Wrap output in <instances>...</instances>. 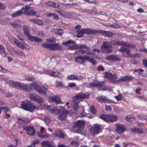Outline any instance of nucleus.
<instances>
[{
    "label": "nucleus",
    "instance_id": "1",
    "mask_svg": "<svg viewBox=\"0 0 147 147\" xmlns=\"http://www.w3.org/2000/svg\"><path fill=\"white\" fill-rule=\"evenodd\" d=\"M18 88L27 91H29L31 89H34L39 94L44 95L46 94V91L48 89V86H41L35 82L31 83L30 86H27L26 85L19 83Z\"/></svg>",
    "mask_w": 147,
    "mask_h": 147
},
{
    "label": "nucleus",
    "instance_id": "2",
    "mask_svg": "<svg viewBox=\"0 0 147 147\" xmlns=\"http://www.w3.org/2000/svg\"><path fill=\"white\" fill-rule=\"evenodd\" d=\"M90 95V94L88 92L84 93L81 92L74 97L72 100V107L74 110L77 111L79 107V103L83 99L88 98Z\"/></svg>",
    "mask_w": 147,
    "mask_h": 147
},
{
    "label": "nucleus",
    "instance_id": "3",
    "mask_svg": "<svg viewBox=\"0 0 147 147\" xmlns=\"http://www.w3.org/2000/svg\"><path fill=\"white\" fill-rule=\"evenodd\" d=\"M104 77L105 78H108L109 80L111 81V82L113 83H116L117 82H127L132 80L134 78V77L131 76H123L121 78L117 80V75L108 72H105V73Z\"/></svg>",
    "mask_w": 147,
    "mask_h": 147
},
{
    "label": "nucleus",
    "instance_id": "4",
    "mask_svg": "<svg viewBox=\"0 0 147 147\" xmlns=\"http://www.w3.org/2000/svg\"><path fill=\"white\" fill-rule=\"evenodd\" d=\"M29 121L30 120L28 118H26L24 120L19 119L18 121V123L21 125V126L23 128V129L26 131L28 134L30 136H33L35 134L34 127L25 125H27Z\"/></svg>",
    "mask_w": 147,
    "mask_h": 147
},
{
    "label": "nucleus",
    "instance_id": "5",
    "mask_svg": "<svg viewBox=\"0 0 147 147\" xmlns=\"http://www.w3.org/2000/svg\"><path fill=\"white\" fill-rule=\"evenodd\" d=\"M75 62L81 65H84L86 61L90 62L94 65L96 64V61L94 59L93 57H90L87 55H78L75 58Z\"/></svg>",
    "mask_w": 147,
    "mask_h": 147
},
{
    "label": "nucleus",
    "instance_id": "6",
    "mask_svg": "<svg viewBox=\"0 0 147 147\" xmlns=\"http://www.w3.org/2000/svg\"><path fill=\"white\" fill-rule=\"evenodd\" d=\"M74 49H80V50L79 52L82 54L86 53L88 55H93L94 54L90 50L88 47L84 44L81 45L76 44L74 45Z\"/></svg>",
    "mask_w": 147,
    "mask_h": 147
},
{
    "label": "nucleus",
    "instance_id": "7",
    "mask_svg": "<svg viewBox=\"0 0 147 147\" xmlns=\"http://www.w3.org/2000/svg\"><path fill=\"white\" fill-rule=\"evenodd\" d=\"M21 105L22 108L24 109L31 112L32 111L35 109H38V108L28 100L24 101L22 103Z\"/></svg>",
    "mask_w": 147,
    "mask_h": 147
},
{
    "label": "nucleus",
    "instance_id": "8",
    "mask_svg": "<svg viewBox=\"0 0 147 147\" xmlns=\"http://www.w3.org/2000/svg\"><path fill=\"white\" fill-rule=\"evenodd\" d=\"M99 117L105 121L107 122H114L117 120V117L113 115H100Z\"/></svg>",
    "mask_w": 147,
    "mask_h": 147
},
{
    "label": "nucleus",
    "instance_id": "9",
    "mask_svg": "<svg viewBox=\"0 0 147 147\" xmlns=\"http://www.w3.org/2000/svg\"><path fill=\"white\" fill-rule=\"evenodd\" d=\"M24 34L28 37L29 40L38 42L42 41V40L40 38H37L30 35V29L28 26H25L24 27Z\"/></svg>",
    "mask_w": 147,
    "mask_h": 147
},
{
    "label": "nucleus",
    "instance_id": "10",
    "mask_svg": "<svg viewBox=\"0 0 147 147\" xmlns=\"http://www.w3.org/2000/svg\"><path fill=\"white\" fill-rule=\"evenodd\" d=\"M68 113V111L65 110L63 107H60L59 109H58V112L57 114L59 115L58 119L59 120H65Z\"/></svg>",
    "mask_w": 147,
    "mask_h": 147
},
{
    "label": "nucleus",
    "instance_id": "11",
    "mask_svg": "<svg viewBox=\"0 0 147 147\" xmlns=\"http://www.w3.org/2000/svg\"><path fill=\"white\" fill-rule=\"evenodd\" d=\"M102 51L107 54L111 53L112 51V47L109 42H104L101 47Z\"/></svg>",
    "mask_w": 147,
    "mask_h": 147
},
{
    "label": "nucleus",
    "instance_id": "12",
    "mask_svg": "<svg viewBox=\"0 0 147 147\" xmlns=\"http://www.w3.org/2000/svg\"><path fill=\"white\" fill-rule=\"evenodd\" d=\"M85 123L84 121L80 120L74 123L73 129L77 131H81L84 128Z\"/></svg>",
    "mask_w": 147,
    "mask_h": 147
},
{
    "label": "nucleus",
    "instance_id": "13",
    "mask_svg": "<svg viewBox=\"0 0 147 147\" xmlns=\"http://www.w3.org/2000/svg\"><path fill=\"white\" fill-rule=\"evenodd\" d=\"M100 127L99 125L96 124L94 125L90 129L91 134L93 136L98 134L100 132Z\"/></svg>",
    "mask_w": 147,
    "mask_h": 147
},
{
    "label": "nucleus",
    "instance_id": "14",
    "mask_svg": "<svg viewBox=\"0 0 147 147\" xmlns=\"http://www.w3.org/2000/svg\"><path fill=\"white\" fill-rule=\"evenodd\" d=\"M29 97L31 100L38 102L41 103L44 102L43 98L37 94L34 93L30 94L29 95Z\"/></svg>",
    "mask_w": 147,
    "mask_h": 147
},
{
    "label": "nucleus",
    "instance_id": "15",
    "mask_svg": "<svg viewBox=\"0 0 147 147\" xmlns=\"http://www.w3.org/2000/svg\"><path fill=\"white\" fill-rule=\"evenodd\" d=\"M58 13L61 16L67 18H71L73 16V13L69 12H66L61 9H59L56 10Z\"/></svg>",
    "mask_w": 147,
    "mask_h": 147
},
{
    "label": "nucleus",
    "instance_id": "16",
    "mask_svg": "<svg viewBox=\"0 0 147 147\" xmlns=\"http://www.w3.org/2000/svg\"><path fill=\"white\" fill-rule=\"evenodd\" d=\"M42 146L43 147H55V144L52 141L49 140H44L41 143Z\"/></svg>",
    "mask_w": 147,
    "mask_h": 147
},
{
    "label": "nucleus",
    "instance_id": "17",
    "mask_svg": "<svg viewBox=\"0 0 147 147\" xmlns=\"http://www.w3.org/2000/svg\"><path fill=\"white\" fill-rule=\"evenodd\" d=\"M120 51H122L123 55L124 56L128 57L131 56V54L129 52V49L127 48L124 47H122L119 49Z\"/></svg>",
    "mask_w": 147,
    "mask_h": 147
},
{
    "label": "nucleus",
    "instance_id": "18",
    "mask_svg": "<svg viewBox=\"0 0 147 147\" xmlns=\"http://www.w3.org/2000/svg\"><path fill=\"white\" fill-rule=\"evenodd\" d=\"M62 47L59 44L57 43L50 44L49 49L51 50H57L61 49Z\"/></svg>",
    "mask_w": 147,
    "mask_h": 147
},
{
    "label": "nucleus",
    "instance_id": "19",
    "mask_svg": "<svg viewBox=\"0 0 147 147\" xmlns=\"http://www.w3.org/2000/svg\"><path fill=\"white\" fill-rule=\"evenodd\" d=\"M116 131L119 134L123 133L125 130L124 125L117 124L116 125Z\"/></svg>",
    "mask_w": 147,
    "mask_h": 147
},
{
    "label": "nucleus",
    "instance_id": "20",
    "mask_svg": "<svg viewBox=\"0 0 147 147\" xmlns=\"http://www.w3.org/2000/svg\"><path fill=\"white\" fill-rule=\"evenodd\" d=\"M59 107L57 108L54 107L53 105H50L47 107V109L51 113L54 114H57L58 112V109H59Z\"/></svg>",
    "mask_w": 147,
    "mask_h": 147
},
{
    "label": "nucleus",
    "instance_id": "21",
    "mask_svg": "<svg viewBox=\"0 0 147 147\" xmlns=\"http://www.w3.org/2000/svg\"><path fill=\"white\" fill-rule=\"evenodd\" d=\"M107 59L112 61H118L120 60L118 56L115 55H108L107 56Z\"/></svg>",
    "mask_w": 147,
    "mask_h": 147
},
{
    "label": "nucleus",
    "instance_id": "22",
    "mask_svg": "<svg viewBox=\"0 0 147 147\" xmlns=\"http://www.w3.org/2000/svg\"><path fill=\"white\" fill-rule=\"evenodd\" d=\"M49 99L57 104L59 103L61 101L60 98L57 96H51L49 98Z\"/></svg>",
    "mask_w": 147,
    "mask_h": 147
},
{
    "label": "nucleus",
    "instance_id": "23",
    "mask_svg": "<svg viewBox=\"0 0 147 147\" xmlns=\"http://www.w3.org/2000/svg\"><path fill=\"white\" fill-rule=\"evenodd\" d=\"M46 5L48 7H51L56 8H58L59 7V5L58 4L56 3L51 1H49L46 3Z\"/></svg>",
    "mask_w": 147,
    "mask_h": 147
},
{
    "label": "nucleus",
    "instance_id": "24",
    "mask_svg": "<svg viewBox=\"0 0 147 147\" xmlns=\"http://www.w3.org/2000/svg\"><path fill=\"white\" fill-rule=\"evenodd\" d=\"M55 137H59L60 138H63L65 137V135L61 130L57 131L54 134Z\"/></svg>",
    "mask_w": 147,
    "mask_h": 147
},
{
    "label": "nucleus",
    "instance_id": "25",
    "mask_svg": "<svg viewBox=\"0 0 147 147\" xmlns=\"http://www.w3.org/2000/svg\"><path fill=\"white\" fill-rule=\"evenodd\" d=\"M14 42L15 44L16 45L18 46L22 49H24V42H19L16 38H15L14 39Z\"/></svg>",
    "mask_w": 147,
    "mask_h": 147
},
{
    "label": "nucleus",
    "instance_id": "26",
    "mask_svg": "<svg viewBox=\"0 0 147 147\" xmlns=\"http://www.w3.org/2000/svg\"><path fill=\"white\" fill-rule=\"evenodd\" d=\"M84 34H95L96 31L95 30H91L88 28H84L82 29Z\"/></svg>",
    "mask_w": 147,
    "mask_h": 147
},
{
    "label": "nucleus",
    "instance_id": "27",
    "mask_svg": "<svg viewBox=\"0 0 147 147\" xmlns=\"http://www.w3.org/2000/svg\"><path fill=\"white\" fill-rule=\"evenodd\" d=\"M51 76L54 77H58L59 78H62L63 76V75L61 73L57 71H52Z\"/></svg>",
    "mask_w": 147,
    "mask_h": 147
},
{
    "label": "nucleus",
    "instance_id": "28",
    "mask_svg": "<svg viewBox=\"0 0 147 147\" xmlns=\"http://www.w3.org/2000/svg\"><path fill=\"white\" fill-rule=\"evenodd\" d=\"M47 16L49 17H53V19L55 20H57L59 19V17L57 14L55 13H47Z\"/></svg>",
    "mask_w": 147,
    "mask_h": 147
},
{
    "label": "nucleus",
    "instance_id": "29",
    "mask_svg": "<svg viewBox=\"0 0 147 147\" xmlns=\"http://www.w3.org/2000/svg\"><path fill=\"white\" fill-rule=\"evenodd\" d=\"M90 86L93 87H100L102 86L101 83L98 82H91L90 84Z\"/></svg>",
    "mask_w": 147,
    "mask_h": 147
},
{
    "label": "nucleus",
    "instance_id": "30",
    "mask_svg": "<svg viewBox=\"0 0 147 147\" xmlns=\"http://www.w3.org/2000/svg\"><path fill=\"white\" fill-rule=\"evenodd\" d=\"M13 52L16 54L19 55L24 56L25 55V53L24 52L16 48H13L12 49Z\"/></svg>",
    "mask_w": 147,
    "mask_h": 147
},
{
    "label": "nucleus",
    "instance_id": "31",
    "mask_svg": "<svg viewBox=\"0 0 147 147\" xmlns=\"http://www.w3.org/2000/svg\"><path fill=\"white\" fill-rule=\"evenodd\" d=\"M0 54L2 55L3 57H5L7 54V52L5 51V49L3 46L0 45Z\"/></svg>",
    "mask_w": 147,
    "mask_h": 147
},
{
    "label": "nucleus",
    "instance_id": "32",
    "mask_svg": "<svg viewBox=\"0 0 147 147\" xmlns=\"http://www.w3.org/2000/svg\"><path fill=\"white\" fill-rule=\"evenodd\" d=\"M11 25L14 28H16L20 26V22L19 20H17L14 22L11 23Z\"/></svg>",
    "mask_w": 147,
    "mask_h": 147
},
{
    "label": "nucleus",
    "instance_id": "33",
    "mask_svg": "<svg viewBox=\"0 0 147 147\" xmlns=\"http://www.w3.org/2000/svg\"><path fill=\"white\" fill-rule=\"evenodd\" d=\"M122 45L127 47H128L133 48L134 47V46L133 45L130 44H127L125 42L119 41V45Z\"/></svg>",
    "mask_w": 147,
    "mask_h": 147
},
{
    "label": "nucleus",
    "instance_id": "34",
    "mask_svg": "<svg viewBox=\"0 0 147 147\" xmlns=\"http://www.w3.org/2000/svg\"><path fill=\"white\" fill-rule=\"evenodd\" d=\"M96 99L99 102H104L106 100V97L105 96H102L100 97H97L96 98Z\"/></svg>",
    "mask_w": 147,
    "mask_h": 147
},
{
    "label": "nucleus",
    "instance_id": "35",
    "mask_svg": "<svg viewBox=\"0 0 147 147\" xmlns=\"http://www.w3.org/2000/svg\"><path fill=\"white\" fill-rule=\"evenodd\" d=\"M19 82H14L13 81H10L9 82V85L11 86L14 87H18Z\"/></svg>",
    "mask_w": 147,
    "mask_h": 147
},
{
    "label": "nucleus",
    "instance_id": "36",
    "mask_svg": "<svg viewBox=\"0 0 147 147\" xmlns=\"http://www.w3.org/2000/svg\"><path fill=\"white\" fill-rule=\"evenodd\" d=\"M38 136L42 138L47 139L49 138L50 136V135L48 134H47L45 135H42L39 132H38L37 133Z\"/></svg>",
    "mask_w": 147,
    "mask_h": 147
},
{
    "label": "nucleus",
    "instance_id": "37",
    "mask_svg": "<svg viewBox=\"0 0 147 147\" xmlns=\"http://www.w3.org/2000/svg\"><path fill=\"white\" fill-rule=\"evenodd\" d=\"M131 131H132L138 133L139 134H142L143 133L142 129H140L138 128H134L131 129Z\"/></svg>",
    "mask_w": 147,
    "mask_h": 147
},
{
    "label": "nucleus",
    "instance_id": "38",
    "mask_svg": "<svg viewBox=\"0 0 147 147\" xmlns=\"http://www.w3.org/2000/svg\"><path fill=\"white\" fill-rule=\"evenodd\" d=\"M76 32L78 33L77 35L78 38H81L83 36L84 33L82 29L76 31Z\"/></svg>",
    "mask_w": 147,
    "mask_h": 147
},
{
    "label": "nucleus",
    "instance_id": "39",
    "mask_svg": "<svg viewBox=\"0 0 147 147\" xmlns=\"http://www.w3.org/2000/svg\"><path fill=\"white\" fill-rule=\"evenodd\" d=\"M23 14V12L21 11H18L17 12L13 13L11 15L12 17H16L20 16V15Z\"/></svg>",
    "mask_w": 147,
    "mask_h": 147
},
{
    "label": "nucleus",
    "instance_id": "40",
    "mask_svg": "<svg viewBox=\"0 0 147 147\" xmlns=\"http://www.w3.org/2000/svg\"><path fill=\"white\" fill-rule=\"evenodd\" d=\"M76 43L75 41H74L71 40H69L63 43V45L65 46H68L70 44H75Z\"/></svg>",
    "mask_w": 147,
    "mask_h": 147
},
{
    "label": "nucleus",
    "instance_id": "41",
    "mask_svg": "<svg viewBox=\"0 0 147 147\" xmlns=\"http://www.w3.org/2000/svg\"><path fill=\"white\" fill-rule=\"evenodd\" d=\"M125 120L127 121H132L134 120V118L132 115H129L126 117Z\"/></svg>",
    "mask_w": 147,
    "mask_h": 147
},
{
    "label": "nucleus",
    "instance_id": "42",
    "mask_svg": "<svg viewBox=\"0 0 147 147\" xmlns=\"http://www.w3.org/2000/svg\"><path fill=\"white\" fill-rule=\"evenodd\" d=\"M67 78L69 80H78V76H76L74 75H71L67 77Z\"/></svg>",
    "mask_w": 147,
    "mask_h": 147
},
{
    "label": "nucleus",
    "instance_id": "43",
    "mask_svg": "<svg viewBox=\"0 0 147 147\" xmlns=\"http://www.w3.org/2000/svg\"><path fill=\"white\" fill-rule=\"evenodd\" d=\"M110 44L114 45H119V41L112 40L110 42Z\"/></svg>",
    "mask_w": 147,
    "mask_h": 147
},
{
    "label": "nucleus",
    "instance_id": "44",
    "mask_svg": "<svg viewBox=\"0 0 147 147\" xmlns=\"http://www.w3.org/2000/svg\"><path fill=\"white\" fill-rule=\"evenodd\" d=\"M56 41V39L54 38H48L46 40V42L47 43L54 42Z\"/></svg>",
    "mask_w": 147,
    "mask_h": 147
},
{
    "label": "nucleus",
    "instance_id": "45",
    "mask_svg": "<svg viewBox=\"0 0 147 147\" xmlns=\"http://www.w3.org/2000/svg\"><path fill=\"white\" fill-rule=\"evenodd\" d=\"M139 119L142 120H147V116L144 115L143 114H141L138 116Z\"/></svg>",
    "mask_w": 147,
    "mask_h": 147
},
{
    "label": "nucleus",
    "instance_id": "46",
    "mask_svg": "<svg viewBox=\"0 0 147 147\" xmlns=\"http://www.w3.org/2000/svg\"><path fill=\"white\" fill-rule=\"evenodd\" d=\"M96 31L95 34H97L98 33L101 34L103 36H105V31L102 30H96Z\"/></svg>",
    "mask_w": 147,
    "mask_h": 147
},
{
    "label": "nucleus",
    "instance_id": "47",
    "mask_svg": "<svg viewBox=\"0 0 147 147\" xmlns=\"http://www.w3.org/2000/svg\"><path fill=\"white\" fill-rule=\"evenodd\" d=\"M90 110L92 113L94 114H95L96 113V111L94 106L92 105L90 107Z\"/></svg>",
    "mask_w": 147,
    "mask_h": 147
},
{
    "label": "nucleus",
    "instance_id": "48",
    "mask_svg": "<svg viewBox=\"0 0 147 147\" xmlns=\"http://www.w3.org/2000/svg\"><path fill=\"white\" fill-rule=\"evenodd\" d=\"M113 35V34L111 32L107 31H105V36L108 37H112Z\"/></svg>",
    "mask_w": 147,
    "mask_h": 147
},
{
    "label": "nucleus",
    "instance_id": "49",
    "mask_svg": "<svg viewBox=\"0 0 147 147\" xmlns=\"http://www.w3.org/2000/svg\"><path fill=\"white\" fill-rule=\"evenodd\" d=\"M25 80H27L28 81L34 82L35 81V79L33 78L29 77H25Z\"/></svg>",
    "mask_w": 147,
    "mask_h": 147
},
{
    "label": "nucleus",
    "instance_id": "50",
    "mask_svg": "<svg viewBox=\"0 0 147 147\" xmlns=\"http://www.w3.org/2000/svg\"><path fill=\"white\" fill-rule=\"evenodd\" d=\"M70 144L71 145L75 147H78L79 145V143L77 141H72L71 142Z\"/></svg>",
    "mask_w": 147,
    "mask_h": 147
},
{
    "label": "nucleus",
    "instance_id": "51",
    "mask_svg": "<svg viewBox=\"0 0 147 147\" xmlns=\"http://www.w3.org/2000/svg\"><path fill=\"white\" fill-rule=\"evenodd\" d=\"M57 33L59 35H62L64 33L63 30L62 29H58L56 30Z\"/></svg>",
    "mask_w": 147,
    "mask_h": 147
},
{
    "label": "nucleus",
    "instance_id": "52",
    "mask_svg": "<svg viewBox=\"0 0 147 147\" xmlns=\"http://www.w3.org/2000/svg\"><path fill=\"white\" fill-rule=\"evenodd\" d=\"M56 86L57 88L61 87L63 88H65V87L63 84L61 82H59L57 83Z\"/></svg>",
    "mask_w": 147,
    "mask_h": 147
},
{
    "label": "nucleus",
    "instance_id": "53",
    "mask_svg": "<svg viewBox=\"0 0 147 147\" xmlns=\"http://www.w3.org/2000/svg\"><path fill=\"white\" fill-rule=\"evenodd\" d=\"M1 109L4 111V112L5 113H7L10 110L9 108L5 107H2Z\"/></svg>",
    "mask_w": 147,
    "mask_h": 147
},
{
    "label": "nucleus",
    "instance_id": "54",
    "mask_svg": "<svg viewBox=\"0 0 147 147\" xmlns=\"http://www.w3.org/2000/svg\"><path fill=\"white\" fill-rule=\"evenodd\" d=\"M45 121L46 123V124L47 125H48L51 122V120L48 117H46L45 118Z\"/></svg>",
    "mask_w": 147,
    "mask_h": 147
},
{
    "label": "nucleus",
    "instance_id": "55",
    "mask_svg": "<svg viewBox=\"0 0 147 147\" xmlns=\"http://www.w3.org/2000/svg\"><path fill=\"white\" fill-rule=\"evenodd\" d=\"M70 88H73L75 87L76 86V84L74 82L70 83L68 85Z\"/></svg>",
    "mask_w": 147,
    "mask_h": 147
},
{
    "label": "nucleus",
    "instance_id": "56",
    "mask_svg": "<svg viewBox=\"0 0 147 147\" xmlns=\"http://www.w3.org/2000/svg\"><path fill=\"white\" fill-rule=\"evenodd\" d=\"M36 13V12L34 11H29L27 14L29 15H34Z\"/></svg>",
    "mask_w": 147,
    "mask_h": 147
},
{
    "label": "nucleus",
    "instance_id": "57",
    "mask_svg": "<svg viewBox=\"0 0 147 147\" xmlns=\"http://www.w3.org/2000/svg\"><path fill=\"white\" fill-rule=\"evenodd\" d=\"M30 7L28 5H26L25 7H24L25 11L23 12V13H26L27 11L30 9Z\"/></svg>",
    "mask_w": 147,
    "mask_h": 147
},
{
    "label": "nucleus",
    "instance_id": "58",
    "mask_svg": "<svg viewBox=\"0 0 147 147\" xmlns=\"http://www.w3.org/2000/svg\"><path fill=\"white\" fill-rule=\"evenodd\" d=\"M52 71L49 70H44V73L45 74H47L48 75H51V73H52Z\"/></svg>",
    "mask_w": 147,
    "mask_h": 147
},
{
    "label": "nucleus",
    "instance_id": "59",
    "mask_svg": "<svg viewBox=\"0 0 147 147\" xmlns=\"http://www.w3.org/2000/svg\"><path fill=\"white\" fill-rule=\"evenodd\" d=\"M5 5L4 3H0V9H5Z\"/></svg>",
    "mask_w": 147,
    "mask_h": 147
},
{
    "label": "nucleus",
    "instance_id": "60",
    "mask_svg": "<svg viewBox=\"0 0 147 147\" xmlns=\"http://www.w3.org/2000/svg\"><path fill=\"white\" fill-rule=\"evenodd\" d=\"M49 45L50 44H48L46 43H43L42 44V47L44 48H48L49 49Z\"/></svg>",
    "mask_w": 147,
    "mask_h": 147
},
{
    "label": "nucleus",
    "instance_id": "61",
    "mask_svg": "<svg viewBox=\"0 0 147 147\" xmlns=\"http://www.w3.org/2000/svg\"><path fill=\"white\" fill-rule=\"evenodd\" d=\"M115 97L118 101L120 100L122 98V96L121 95H118L117 96H115Z\"/></svg>",
    "mask_w": 147,
    "mask_h": 147
},
{
    "label": "nucleus",
    "instance_id": "62",
    "mask_svg": "<svg viewBox=\"0 0 147 147\" xmlns=\"http://www.w3.org/2000/svg\"><path fill=\"white\" fill-rule=\"evenodd\" d=\"M40 142L39 140H38L36 141H34L32 142V145H35V144H37L39 143Z\"/></svg>",
    "mask_w": 147,
    "mask_h": 147
},
{
    "label": "nucleus",
    "instance_id": "63",
    "mask_svg": "<svg viewBox=\"0 0 147 147\" xmlns=\"http://www.w3.org/2000/svg\"><path fill=\"white\" fill-rule=\"evenodd\" d=\"M17 37L20 40L23 41L24 40V39L23 38V36L22 35H17Z\"/></svg>",
    "mask_w": 147,
    "mask_h": 147
},
{
    "label": "nucleus",
    "instance_id": "64",
    "mask_svg": "<svg viewBox=\"0 0 147 147\" xmlns=\"http://www.w3.org/2000/svg\"><path fill=\"white\" fill-rule=\"evenodd\" d=\"M143 64L144 66L147 67V60L144 59L143 61Z\"/></svg>",
    "mask_w": 147,
    "mask_h": 147
}]
</instances>
